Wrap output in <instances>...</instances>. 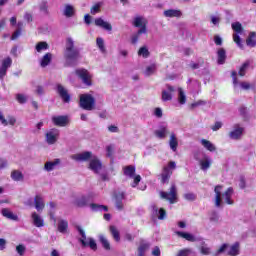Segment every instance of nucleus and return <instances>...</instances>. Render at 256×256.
<instances>
[{
  "label": "nucleus",
  "instance_id": "obj_35",
  "mask_svg": "<svg viewBox=\"0 0 256 256\" xmlns=\"http://www.w3.org/2000/svg\"><path fill=\"white\" fill-rule=\"evenodd\" d=\"M67 229H69V222L67 220H59L58 221V231L59 233H67Z\"/></svg>",
  "mask_w": 256,
  "mask_h": 256
},
{
  "label": "nucleus",
  "instance_id": "obj_10",
  "mask_svg": "<svg viewBox=\"0 0 256 256\" xmlns=\"http://www.w3.org/2000/svg\"><path fill=\"white\" fill-rule=\"evenodd\" d=\"M244 131H245V128L241 127V125H239V124H235L233 126V130L230 131V133H229V137L233 141H239V139H241V137H243Z\"/></svg>",
  "mask_w": 256,
  "mask_h": 256
},
{
  "label": "nucleus",
  "instance_id": "obj_2",
  "mask_svg": "<svg viewBox=\"0 0 256 256\" xmlns=\"http://www.w3.org/2000/svg\"><path fill=\"white\" fill-rule=\"evenodd\" d=\"M223 191V186L222 185H217L214 188V193H215V198H214V205L215 207H222L223 205V199L224 197L225 202L227 205H233V200H231V197H233V187H229L225 193H222Z\"/></svg>",
  "mask_w": 256,
  "mask_h": 256
},
{
  "label": "nucleus",
  "instance_id": "obj_11",
  "mask_svg": "<svg viewBox=\"0 0 256 256\" xmlns=\"http://www.w3.org/2000/svg\"><path fill=\"white\" fill-rule=\"evenodd\" d=\"M73 161L83 162V161H91L94 155L92 152L86 151L78 154H73L70 156Z\"/></svg>",
  "mask_w": 256,
  "mask_h": 256
},
{
  "label": "nucleus",
  "instance_id": "obj_15",
  "mask_svg": "<svg viewBox=\"0 0 256 256\" xmlns=\"http://www.w3.org/2000/svg\"><path fill=\"white\" fill-rule=\"evenodd\" d=\"M52 122L56 127H67L69 124V118L67 116H53Z\"/></svg>",
  "mask_w": 256,
  "mask_h": 256
},
{
  "label": "nucleus",
  "instance_id": "obj_56",
  "mask_svg": "<svg viewBox=\"0 0 256 256\" xmlns=\"http://www.w3.org/2000/svg\"><path fill=\"white\" fill-rule=\"evenodd\" d=\"M184 199H186V201H195L197 196H195L193 193H186L184 194Z\"/></svg>",
  "mask_w": 256,
  "mask_h": 256
},
{
  "label": "nucleus",
  "instance_id": "obj_61",
  "mask_svg": "<svg viewBox=\"0 0 256 256\" xmlns=\"http://www.w3.org/2000/svg\"><path fill=\"white\" fill-rule=\"evenodd\" d=\"M16 251L18 254H20L21 256H23L25 254V246L23 245H18L16 247Z\"/></svg>",
  "mask_w": 256,
  "mask_h": 256
},
{
  "label": "nucleus",
  "instance_id": "obj_53",
  "mask_svg": "<svg viewBox=\"0 0 256 256\" xmlns=\"http://www.w3.org/2000/svg\"><path fill=\"white\" fill-rule=\"evenodd\" d=\"M39 9L44 15H49V8L47 6V2H41L39 5Z\"/></svg>",
  "mask_w": 256,
  "mask_h": 256
},
{
  "label": "nucleus",
  "instance_id": "obj_5",
  "mask_svg": "<svg viewBox=\"0 0 256 256\" xmlns=\"http://www.w3.org/2000/svg\"><path fill=\"white\" fill-rule=\"evenodd\" d=\"M80 107L85 111L95 109V98L91 94H82L80 96Z\"/></svg>",
  "mask_w": 256,
  "mask_h": 256
},
{
  "label": "nucleus",
  "instance_id": "obj_37",
  "mask_svg": "<svg viewBox=\"0 0 256 256\" xmlns=\"http://www.w3.org/2000/svg\"><path fill=\"white\" fill-rule=\"evenodd\" d=\"M11 179L13 181H23L25 179V176L23 173L19 170H14L11 172Z\"/></svg>",
  "mask_w": 256,
  "mask_h": 256
},
{
  "label": "nucleus",
  "instance_id": "obj_45",
  "mask_svg": "<svg viewBox=\"0 0 256 256\" xmlns=\"http://www.w3.org/2000/svg\"><path fill=\"white\" fill-rule=\"evenodd\" d=\"M110 233L117 242L121 241V235L119 234V230H117V227L110 226Z\"/></svg>",
  "mask_w": 256,
  "mask_h": 256
},
{
  "label": "nucleus",
  "instance_id": "obj_17",
  "mask_svg": "<svg viewBox=\"0 0 256 256\" xmlns=\"http://www.w3.org/2000/svg\"><path fill=\"white\" fill-rule=\"evenodd\" d=\"M151 210L153 215H155L160 221H163L167 217V212L165 209L157 207V205L152 204L151 205Z\"/></svg>",
  "mask_w": 256,
  "mask_h": 256
},
{
  "label": "nucleus",
  "instance_id": "obj_64",
  "mask_svg": "<svg viewBox=\"0 0 256 256\" xmlns=\"http://www.w3.org/2000/svg\"><path fill=\"white\" fill-rule=\"evenodd\" d=\"M240 86L245 90L248 91V89H251V84L249 82H241Z\"/></svg>",
  "mask_w": 256,
  "mask_h": 256
},
{
  "label": "nucleus",
  "instance_id": "obj_3",
  "mask_svg": "<svg viewBox=\"0 0 256 256\" xmlns=\"http://www.w3.org/2000/svg\"><path fill=\"white\" fill-rule=\"evenodd\" d=\"M76 229L80 235L78 239L79 243H81L82 247H90L92 251H97V243L93 238H87V234H85V230L81 228V226H76Z\"/></svg>",
  "mask_w": 256,
  "mask_h": 256
},
{
  "label": "nucleus",
  "instance_id": "obj_41",
  "mask_svg": "<svg viewBox=\"0 0 256 256\" xmlns=\"http://www.w3.org/2000/svg\"><path fill=\"white\" fill-rule=\"evenodd\" d=\"M124 175L126 177H130V179H133L135 175V166L130 165V166L124 167Z\"/></svg>",
  "mask_w": 256,
  "mask_h": 256
},
{
  "label": "nucleus",
  "instance_id": "obj_1",
  "mask_svg": "<svg viewBox=\"0 0 256 256\" xmlns=\"http://www.w3.org/2000/svg\"><path fill=\"white\" fill-rule=\"evenodd\" d=\"M64 57L68 67H75V65H77V61H79V57H81L79 49L75 48V41L71 37L66 39Z\"/></svg>",
  "mask_w": 256,
  "mask_h": 256
},
{
  "label": "nucleus",
  "instance_id": "obj_16",
  "mask_svg": "<svg viewBox=\"0 0 256 256\" xmlns=\"http://www.w3.org/2000/svg\"><path fill=\"white\" fill-rule=\"evenodd\" d=\"M57 93L61 97V99L64 101V103H69L71 101V96L69 95V92L63 85L58 84L57 85Z\"/></svg>",
  "mask_w": 256,
  "mask_h": 256
},
{
  "label": "nucleus",
  "instance_id": "obj_39",
  "mask_svg": "<svg viewBox=\"0 0 256 256\" xmlns=\"http://www.w3.org/2000/svg\"><path fill=\"white\" fill-rule=\"evenodd\" d=\"M157 71V64H151L150 66H147L144 70L145 77H151Z\"/></svg>",
  "mask_w": 256,
  "mask_h": 256
},
{
  "label": "nucleus",
  "instance_id": "obj_4",
  "mask_svg": "<svg viewBox=\"0 0 256 256\" xmlns=\"http://www.w3.org/2000/svg\"><path fill=\"white\" fill-rule=\"evenodd\" d=\"M160 197L162 199H164L165 201H168V203H170V205L177 203V201H178L177 186L175 185V183L171 184L170 190L168 192L161 191Z\"/></svg>",
  "mask_w": 256,
  "mask_h": 256
},
{
  "label": "nucleus",
  "instance_id": "obj_50",
  "mask_svg": "<svg viewBox=\"0 0 256 256\" xmlns=\"http://www.w3.org/2000/svg\"><path fill=\"white\" fill-rule=\"evenodd\" d=\"M138 55L140 57H143L144 59H147V57H149L150 53H149V49H147V47L143 46L138 50Z\"/></svg>",
  "mask_w": 256,
  "mask_h": 256
},
{
  "label": "nucleus",
  "instance_id": "obj_8",
  "mask_svg": "<svg viewBox=\"0 0 256 256\" xmlns=\"http://www.w3.org/2000/svg\"><path fill=\"white\" fill-rule=\"evenodd\" d=\"M232 29L235 31L233 34L234 43H236L240 49H243V43H241V37H239V35L243 33V25H241V22H234L232 23Z\"/></svg>",
  "mask_w": 256,
  "mask_h": 256
},
{
  "label": "nucleus",
  "instance_id": "obj_36",
  "mask_svg": "<svg viewBox=\"0 0 256 256\" xmlns=\"http://www.w3.org/2000/svg\"><path fill=\"white\" fill-rule=\"evenodd\" d=\"M176 234L178 237H182V239H186V241L195 242V236L193 234L187 233V232H181L177 231Z\"/></svg>",
  "mask_w": 256,
  "mask_h": 256
},
{
  "label": "nucleus",
  "instance_id": "obj_20",
  "mask_svg": "<svg viewBox=\"0 0 256 256\" xmlns=\"http://www.w3.org/2000/svg\"><path fill=\"white\" fill-rule=\"evenodd\" d=\"M34 205H35V209L38 212H41L45 209V200H43V197H41V195H36L35 196Z\"/></svg>",
  "mask_w": 256,
  "mask_h": 256
},
{
  "label": "nucleus",
  "instance_id": "obj_58",
  "mask_svg": "<svg viewBox=\"0 0 256 256\" xmlns=\"http://www.w3.org/2000/svg\"><path fill=\"white\" fill-rule=\"evenodd\" d=\"M201 105H207V102L204 100H199L197 102L192 103L191 107L192 109H195V107H201Z\"/></svg>",
  "mask_w": 256,
  "mask_h": 256
},
{
  "label": "nucleus",
  "instance_id": "obj_46",
  "mask_svg": "<svg viewBox=\"0 0 256 256\" xmlns=\"http://www.w3.org/2000/svg\"><path fill=\"white\" fill-rule=\"evenodd\" d=\"M49 49V44L47 42H38L36 44V51L38 53H41L42 51H47Z\"/></svg>",
  "mask_w": 256,
  "mask_h": 256
},
{
  "label": "nucleus",
  "instance_id": "obj_28",
  "mask_svg": "<svg viewBox=\"0 0 256 256\" xmlns=\"http://www.w3.org/2000/svg\"><path fill=\"white\" fill-rule=\"evenodd\" d=\"M52 60H53V54L46 53L40 60V67H43V68L47 67Z\"/></svg>",
  "mask_w": 256,
  "mask_h": 256
},
{
  "label": "nucleus",
  "instance_id": "obj_34",
  "mask_svg": "<svg viewBox=\"0 0 256 256\" xmlns=\"http://www.w3.org/2000/svg\"><path fill=\"white\" fill-rule=\"evenodd\" d=\"M141 35H147L146 30H138L137 33L133 34L131 37V43L132 45H137V43L139 42V39L141 37Z\"/></svg>",
  "mask_w": 256,
  "mask_h": 256
},
{
  "label": "nucleus",
  "instance_id": "obj_51",
  "mask_svg": "<svg viewBox=\"0 0 256 256\" xmlns=\"http://www.w3.org/2000/svg\"><path fill=\"white\" fill-rule=\"evenodd\" d=\"M96 45L99 48V50L101 51V53H105L106 49H105V40H103V38H97L96 39Z\"/></svg>",
  "mask_w": 256,
  "mask_h": 256
},
{
  "label": "nucleus",
  "instance_id": "obj_26",
  "mask_svg": "<svg viewBox=\"0 0 256 256\" xmlns=\"http://www.w3.org/2000/svg\"><path fill=\"white\" fill-rule=\"evenodd\" d=\"M2 215L11 221H19V216L15 215L13 212H11V210L7 208L2 209Z\"/></svg>",
  "mask_w": 256,
  "mask_h": 256
},
{
  "label": "nucleus",
  "instance_id": "obj_49",
  "mask_svg": "<svg viewBox=\"0 0 256 256\" xmlns=\"http://www.w3.org/2000/svg\"><path fill=\"white\" fill-rule=\"evenodd\" d=\"M102 5H103V3L98 2L94 6H92V8L90 9L91 15H97V13H100Z\"/></svg>",
  "mask_w": 256,
  "mask_h": 256
},
{
  "label": "nucleus",
  "instance_id": "obj_31",
  "mask_svg": "<svg viewBox=\"0 0 256 256\" xmlns=\"http://www.w3.org/2000/svg\"><path fill=\"white\" fill-rule=\"evenodd\" d=\"M217 57L218 65H223L225 63V60L227 59V52H225L223 48H220L218 49Z\"/></svg>",
  "mask_w": 256,
  "mask_h": 256
},
{
  "label": "nucleus",
  "instance_id": "obj_21",
  "mask_svg": "<svg viewBox=\"0 0 256 256\" xmlns=\"http://www.w3.org/2000/svg\"><path fill=\"white\" fill-rule=\"evenodd\" d=\"M61 164V159L56 158L54 161H47L44 164V171H47L48 173L53 171L57 165Z\"/></svg>",
  "mask_w": 256,
  "mask_h": 256
},
{
  "label": "nucleus",
  "instance_id": "obj_32",
  "mask_svg": "<svg viewBox=\"0 0 256 256\" xmlns=\"http://www.w3.org/2000/svg\"><path fill=\"white\" fill-rule=\"evenodd\" d=\"M98 239L102 245V247L106 250V251H110L111 250V244L109 243V240L107 239V237H105V235L100 234L98 236Z\"/></svg>",
  "mask_w": 256,
  "mask_h": 256
},
{
  "label": "nucleus",
  "instance_id": "obj_54",
  "mask_svg": "<svg viewBox=\"0 0 256 256\" xmlns=\"http://www.w3.org/2000/svg\"><path fill=\"white\" fill-rule=\"evenodd\" d=\"M16 101H18V103H27V96H25L24 94H17L16 95Z\"/></svg>",
  "mask_w": 256,
  "mask_h": 256
},
{
  "label": "nucleus",
  "instance_id": "obj_12",
  "mask_svg": "<svg viewBox=\"0 0 256 256\" xmlns=\"http://www.w3.org/2000/svg\"><path fill=\"white\" fill-rule=\"evenodd\" d=\"M59 138V130L58 129H51L46 133V142L48 145H55L57 143V139Z\"/></svg>",
  "mask_w": 256,
  "mask_h": 256
},
{
  "label": "nucleus",
  "instance_id": "obj_18",
  "mask_svg": "<svg viewBox=\"0 0 256 256\" xmlns=\"http://www.w3.org/2000/svg\"><path fill=\"white\" fill-rule=\"evenodd\" d=\"M103 165L101 164V161L97 156L94 155V157L91 158L89 163V169L93 171L94 173H98L100 169H102Z\"/></svg>",
  "mask_w": 256,
  "mask_h": 256
},
{
  "label": "nucleus",
  "instance_id": "obj_23",
  "mask_svg": "<svg viewBox=\"0 0 256 256\" xmlns=\"http://www.w3.org/2000/svg\"><path fill=\"white\" fill-rule=\"evenodd\" d=\"M63 15L64 17H67L68 19L75 16V7L71 4H65L63 9Z\"/></svg>",
  "mask_w": 256,
  "mask_h": 256
},
{
  "label": "nucleus",
  "instance_id": "obj_33",
  "mask_svg": "<svg viewBox=\"0 0 256 256\" xmlns=\"http://www.w3.org/2000/svg\"><path fill=\"white\" fill-rule=\"evenodd\" d=\"M169 146L174 152L177 151V147H179V142L177 141V136L175 133L170 135Z\"/></svg>",
  "mask_w": 256,
  "mask_h": 256
},
{
  "label": "nucleus",
  "instance_id": "obj_25",
  "mask_svg": "<svg viewBox=\"0 0 256 256\" xmlns=\"http://www.w3.org/2000/svg\"><path fill=\"white\" fill-rule=\"evenodd\" d=\"M116 208L118 209V211H123V199H125V193L124 192H119L118 194H116Z\"/></svg>",
  "mask_w": 256,
  "mask_h": 256
},
{
  "label": "nucleus",
  "instance_id": "obj_63",
  "mask_svg": "<svg viewBox=\"0 0 256 256\" xmlns=\"http://www.w3.org/2000/svg\"><path fill=\"white\" fill-rule=\"evenodd\" d=\"M21 36V30H16L12 36H11V40L15 41V39H18Z\"/></svg>",
  "mask_w": 256,
  "mask_h": 256
},
{
  "label": "nucleus",
  "instance_id": "obj_38",
  "mask_svg": "<svg viewBox=\"0 0 256 256\" xmlns=\"http://www.w3.org/2000/svg\"><path fill=\"white\" fill-rule=\"evenodd\" d=\"M256 33L255 32H250L248 38L246 39V45L248 47H256Z\"/></svg>",
  "mask_w": 256,
  "mask_h": 256
},
{
  "label": "nucleus",
  "instance_id": "obj_29",
  "mask_svg": "<svg viewBox=\"0 0 256 256\" xmlns=\"http://www.w3.org/2000/svg\"><path fill=\"white\" fill-rule=\"evenodd\" d=\"M201 145H203L204 149H207V151H210L211 153L217 151V147H215V144L207 139H202Z\"/></svg>",
  "mask_w": 256,
  "mask_h": 256
},
{
  "label": "nucleus",
  "instance_id": "obj_14",
  "mask_svg": "<svg viewBox=\"0 0 256 256\" xmlns=\"http://www.w3.org/2000/svg\"><path fill=\"white\" fill-rule=\"evenodd\" d=\"M166 89L167 90H163L162 91V101L164 102H167V101H172L173 100V94L172 93H175V87L167 84L166 85Z\"/></svg>",
  "mask_w": 256,
  "mask_h": 256
},
{
  "label": "nucleus",
  "instance_id": "obj_40",
  "mask_svg": "<svg viewBox=\"0 0 256 256\" xmlns=\"http://www.w3.org/2000/svg\"><path fill=\"white\" fill-rule=\"evenodd\" d=\"M181 15L180 10L169 9L164 11V17H181Z\"/></svg>",
  "mask_w": 256,
  "mask_h": 256
},
{
  "label": "nucleus",
  "instance_id": "obj_42",
  "mask_svg": "<svg viewBox=\"0 0 256 256\" xmlns=\"http://www.w3.org/2000/svg\"><path fill=\"white\" fill-rule=\"evenodd\" d=\"M178 101L180 105H185V103H187V96H185L183 88H178Z\"/></svg>",
  "mask_w": 256,
  "mask_h": 256
},
{
  "label": "nucleus",
  "instance_id": "obj_22",
  "mask_svg": "<svg viewBox=\"0 0 256 256\" xmlns=\"http://www.w3.org/2000/svg\"><path fill=\"white\" fill-rule=\"evenodd\" d=\"M154 135L158 139H165V137L169 135V129L167 128V126H160L159 129L155 130Z\"/></svg>",
  "mask_w": 256,
  "mask_h": 256
},
{
  "label": "nucleus",
  "instance_id": "obj_43",
  "mask_svg": "<svg viewBox=\"0 0 256 256\" xmlns=\"http://www.w3.org/2000/svg\"><path fill=\"white\" fill-rule=\"evenodd\" d=\"M90 209H92V211H109L107 206L95 203L90 204Z\"/></svg>",
  "mask_w": 256,
  "mask_h": 256
},
{
  "label": "nucleus",
  "instance_id": "obj_9",
  "mask_svg": "<svg viewBox=\"0 0 256 256\" xmlns=\"http://www.w3.org/2000/svg\"><path fill=\"white\" fill-rule=\"evenodd\" d=\"M76 75L82 80L84 85L91 86V74L85 68H79L75 70Z\"/></svg>",
  "mask_w": 256,
  "mask_h": 256
},
{
  "label": "nucleus",
  "instance_id": "obj_30",
  "mask_svg": "<svg viewBox=\"0 0 256 256\" xmlns=\"http://www.w3.org/2000/svg\"><path fill=\"white\" fill-rule=\"evenodd\" d=\"M32 219L35 227H44L45 222L43 221V218L37 214V212L32 213Z\"/></svg>",
  "mask_w": 256,
  "mask_h": 256
},
{
  "label": "nucleus",
  "instance_id": "obj_44",
  "mask_svg": "<svg viewBox=\"0 0 256 256\" xmlns=\"http://www.w3.org/2000/svg\"><path fill=\"white\" fill-rule=\"evenodd\" d=\"M11 65H13V60L11 59V57H7L2 60L0 69H4L5 71H7V69H9Z\"/></svg>",
  "mask_w": 256,
  "mask_h": 256
},
{
  "label": "nucleus",
  "instance_id": "obj_13",
  "mask_svg": "<svg viewBox=\"0 0 256 256\" xmlns=\"http://www.w3.org/2000/svg\"><path fill=\"white\" fill-rule=\"evenodd\" d=\"M147 19L143 16H136L133 20V26L138 27L139 31L146 30L147 33Z\"/></svg>",
  "mask_w": 256,
  "mask_h": 256
},
{
  "label": "nucleus",
  "instance_id": "obj_55",
  "mask_svg": "<svg viewBox=\"0 0 256 256\" xmlns=\"http://www.w3.org/2000/svg\"><path fill=\"white\" fill-rule=\"evenodd\" d=\"M189 255H191V249L185 248L180 250L176 256H189Z\"/></svg>",
  "mask_w": 256,
  "mask_h": 256
},
{
  "label": "nucleus",
  "instance_id": "obj_52",
  "mask_svg": "<svg viewBox=\"0 0 256 256\" xmlns=\"http://www.w3.org/2000/svg\"><path fill=\"white\" fill-rule=\"evenodd\" d=\"M209 219L211 223H219V214L216 211H212Z\"/></svg>",
  "mask_w": 256,
  "mask_h": 256
},
{
  "label": "nucleus",
  "instance_id": "obj_27",
  "mask_svg": "<svg viewBox=\"0 0 256 256\" xmlns=\"http://www.w3.org/2000/svg\"><path fill=\"white\" fill-rule=\"evenodd\" d=\"M199 165L202 171H207V169L211 167V158H209V156H204V158L199 161Z\"/></svg>",
  "mask_w": 256,
  "mask_h": 256
},
{
  "label": "nucleus",
  "instance_id": "obj_47",
  "mask_svg": "<svg viewBox=\"0 0 256 256\" xmlns=\"http://www.w3.org/2000/svg\"><path fill=\"white\" fill-rule=\"evenodd\" d=\"M251 63L249 61H246L242 64V66L240 67V70L238 72V74L240 75V77H245V73L247 72V69H249V65Z\"/></svg>",
  "mask_w": 256,
  "mask_h": 256
},
{
  "label": "nucleus",
  "instance_id": "obj_19",
  "mask_svg": "<svg viewBox=\"0 0 256 256\" xmlns=\"http://www.w3.org/2000/svg\"><path fill=\"white\" fill-rule=\"evenodd\" d=\"M96 27H101L102 29H105L106 31H113V26H111V23L103 20L102 18H97L95 20Z\"/></svg>",
  "mask_w": 256,
  "mask_h": 256
},
{
  "label": "nucleus",
  "instance_id": "obj_7",
  "mask_svg": "<svg viewBox=\"0 0 256 256\" xmlns=\"http://www.w3.org/2000/svg\"><path fill=\"white\" fill-rule=\"evenodd\" d=\"M177 169V164L175 161H170L167 166H164L161 177L162 183H169V179L173 175V171Z\"/></svg>",
  "mask_w": 256,
  "mask_h": 256
},
{
  "label": "nucleus",
  "instance_id": "obj_48",
  "mask_svg": "<svg viewBox=\"0 0 256 256\" xmlns=\"http://www.w3.org/2000/svg\"><path fill=\"white\" fill-rule=\"evenodd\" d=\"M149 249V244L147 243H141L138 247V256H145V251Z\"/></svg>",
  "mask_w": 256,
  "mask_h": 256
},
{
  "label": "nucleus",
  "instance_id": "obj_62",
  "mask_svg": "<svg viewBox=\"0 0 256 256\" xmlns=\"http://www.w3.org/2000/svg\"><path fill=\"white\" fill-rule=\"evenodd\" d=\"M139 183H141V175H136L134 177V182L132 183V187H136L137 185H139Z\"/></svg>",
  "mask_w": 256,
  "mask_h": 256
},
{
  "label": "nucleus",
  "instance_id": "obj_24",
  "mask_svg": "<svg viewBox=\"0 0 256 256\" xmlns=\"http://www.w3.org/2000/svg\"><path fill=\"white\" fill-rule=\"evenodd\" d=\"M74 205L77 207H87L89 205V197L88 196H80L75 199Z\"/></svg>",
  "mask_w": 256,
  "mask_h": 256
},
{
  "label": "nucleus",
  "instance_id": "obj_6",
  "mask_svg": "<svg viewBox=\"0 0 256 256\" xmlns=\"http://www.w3.org/2000/svg\"><path fill=\"white\" fill-rule=\"evenodd\" d=\"M227 253L230 256H237L239 255V243L236 242L233 245L229 246L228 244H223L215 253L214 256L221 255V253Z\"/></svg>",
  "mask_w": 256,
  "mask_h": 256
},
{
  "label": "nucleus",
  "instance_id": "obj_59",
  "mask_svg": "<svg viewBox=\"0 0 256 256\" xmlns=\"http://www.w3.org/2000/svg\"><path fill=\"white\" fill-rule=\"evenodd\" d=\"M221 127H223L222 122H215V124L213 126H211V129H212V131H219V129H221Z\"/></svg>",
  "mask_w": 256,
  "mask_h": 256
},
{
  "label": "nucleus",
  "instance_id": "obj_57",
  "mask_svg": "<svg viewBox=\"0 0 256 256\" xmlns=\"http://www.w3.org/2000/svg\"><path fill=\"white\" fill-rule=\"evenodd\" d=\"M210 19L213 25H219V23H221V18L219 16L212 15L210 16Z\"/></svg>",
  "mask_w": 256,
  "mask_h": 256
},
{
  "label": "nucleus",
  "instance_id": "obj_60",
  "mask_svg": "<svg viewBox=\"0 0 256 256\" xmlns=\"http://www.w3.org/2000/svg\"><path fill=\"white\" fill-rule=\"evenodd\" d=\"M154 115L158 117V119H161V117H163V110L161 108H155Z\"/></svg>",
  "mask_w": 256,
  "mask_h": 256
}]
</instances>
